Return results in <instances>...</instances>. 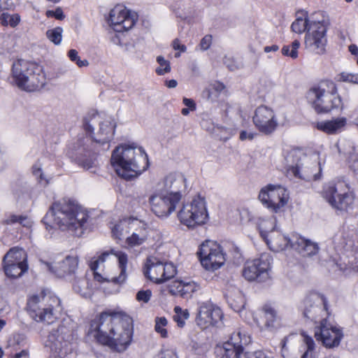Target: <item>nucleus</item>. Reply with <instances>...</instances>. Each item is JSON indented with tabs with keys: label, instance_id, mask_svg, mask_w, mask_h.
<instances>
[{
	"label": "nucleus",
	"instance_id": "nucleus-55",
	"mask_svg": "<svg viewBox=\"0 0 358 358\" xmlns=\"http://www.w3.org/2000/svg\"><path fill=\"white\" fill-rule=\"evenodd\" d=\"M46 15L49 17H55L59 20H62L64 18V15L60 8H57L55 10H48L46 12Z\"/></svg>",
	"mask_w": 358,
	"mask_h": 358
},
{
	"label": "nucleus",
	"instance_id": "nucleus-31",
	"mask_svg": "<svg viewBox=\"0 0 358 358\" xmlns=\"http://www.w3.org/2000/svg\"><path fill=\"white\" fill-rule=\"evenodd\" d=\"M346 123V118L342 117L331 120L317 122L315 124V127L327 134H336L345 128Z\"/></svg>",
	"mask_w": 358,
	"mask_h": 358
},
{
	"label": "nucleus",
	"instance_id": "nucleus-9",
	"mask_svg": "<svg viewBox=\"0 0 358 358\" xmlns=\"http://www.w3.org/2000/svg\"><path fill=\"white\" fill-rule=\"evenodd\" d=\"M178 217L181 224L188 228L204 224L208 219L205 199L197 196L190 202L184 203L178 213Z\"/></svg>",
	"mask_w": 358,
	"mask_h": 358
},
{
	"label": "nucleus",
	"instance_id": "nucleus-41",
	"mask_svg": "<svg viewBox=\"0 0 358 358\" xmlns=\"http://www.w3.org/2000/svg\"><path fill=\"white\" fill-rule=\"evenodd\" d=\"M176 315L173 316L174 321L178 326L182 327L185 325V321L189 317V313L187 309L182 310L180 307L176 306L174 308Z\"/></svg>",
	"mask_w": 358,
	"mask_h": 358
},
{
	"label": "nucleus",
	"instance_id": "nucleus-4",
	"mask_svg": "<svg viewBox=\"0 0 358 358\" xmlns=\"http://www.w3.org/2000/svg\"><path fill=\"white\" fill-rule=\"evenodd\" d=\"M88 217V214L84 208L74 201L64 199L52 205L44 220L47 222L52 221L62 229H67L72 231L80 230L77 234L80 236L83 234V229Z\"/></svg>",
	"mask_w": 358,
	"mask_h": 358
},
{
	"label": "nucleus",
	"instance_id": "nucleus-54",
	"mask_svg": "<svg viewBox=\"0 0 358 358\" xmlns=\"http://www.w3.org/2000/svg\"><path fill=\"white\" fill-rule=\"evenodd\" d=\"M213 37L210 34H207L203 36L199 43L201 50L205 51L210 48L212 44Z\"/></svg>",
	"mask_w": 358,
	"mask_h": 358
},
{
	"label": "nucleus",
	"instance_id": "nucleus-10",
	"mask_svg": "<svg viewBox=\"0 0 358 358\" xmlns=\"http://www.w3.org/2000/svg\"><path fill=\"white\" fill-rule=\"evenodd\" d=\"M45 298L41 300L38 296H33L28 301L29 312L37 322L52 323L56 318L55 307L60 305V300L55 296L49 299V303H45Z\"/></svg>",
	"mask_w": 358,
	"mask_h": 358
},
{
	"label": "nucleus",
	"instance_id": "nucleus-61",
	"mask_svg": "<svg viewBox=\"0 0 358 358\" xmlns=\"http://www.w3.org/2000/svg\"><path fill=\"white\" fill-rule=\"evenodd\" d=\"M255 134L252 132H248L246 131H242L240 134V139L244 141L246 139L252 140L254 138Z\"/></svg>",
	"mask_w": 358,
	"mask_h": 358
},
{
	"label": "nucleus",
	"instance_id": "nucleus-17",
	"mask_svg": "<svg viewBox=\"0 0 358 358\" xmlns=\"http://www.w3.org/2000/svg\"><path fill=\"white\" fill-rule=\"evenodd\" d=\"M327 27L320 21L310 23L305 36V47L316 54L322 55L325 52L327 45Z\"/></svg>",
	"mask_w": 358,
	"mask_h": 358
},
{
	"label": "nucleus",
	"instance_id": "nucleus-57",
	"mask_svg": "<svg viewBox=\"0 0 358 358\" xmlns=\"http://www.w3.org/2000/svg\"><path fill=\"white\" fill-rule=\"evenodd\" d=\"M11 358H29V350L25 348L20 352H16L10 355Z\"/></svg>",
	"mask_w": 358,
	"mask_h": 358
},
{
	"label": "nucleus",
	"instance_id": "nucleus-34",
	"mask_svg": "<svg viewBox=\"0 0 358 358\" xmlns=\"http://www.w3.org/2000/svg\"><path fill=\"white\" fill-rule=\"evenodd\" d=\"M73 289L84 297H87L91 294L88 281L84 277L75 278L73 282Z\"/></svg>",
	"mask_w": 358,
	"mask_h": 358
},
{
	"label": "nucleus",
	"instance_id": "nucleus-19",
	"mask_svg": "<svg viewBox=\"0 0 358 358\" xmlns=\"http://www.w3.org/2000/svg\"><path fill=\"white\" fill-rule=\"evenodd\" d=\"M301 310L303 317L311 321L329 315L327 300L318 293H310L305 298Z\"/></svg>",
	"mask_w": 358,
	"mask_h": 358
},
{
	"label": "nucleus",
	"instance_id": "nucleus-5",
	"mask_svg": "<svg viewBox=\"0 0 358 358\" xmlns=\"http://www.w3.org/2000/svg\"><path fill=\"white\" fill-rule=\"evenodd\" d=\"M11 76L16 85L26 91L36 90L46 83L43 67L25 59H17L13 63Z\"/></svg>",
	"mask_w": 358,
	"mask_h": 358
},
{
	"label": "nucleus",
	"instance_id": "nucleus-60",
	"mask_svg": "<svg viewBox=\"0 0 358 358\" xmlns=\"http://www.w3.org/2000/svg\"><path fill=\"white\" fill-rule=\"evenodd\" d=\"M173 48L174 50H179L182 52H185L187 50L186 46L181 44L180 41L177 38L173 41Z\"/></svg>",
	"mask_w": 358,
	"mask_h": 358
},
{
	"label": "nucleus",
	"instance_id": "nucleus-48",
	"mask_svg": "<svg viewBox=\"0 0 358 358\" xmlns=\"http://www.w3.org/2000/svg\"><path fill=\"white\" fill-rule=\"evenodd\" d=\"M20 223L23 227H29L31 226L30 220L24 216L22 215H11L8 220V223Z\"/></svg>",
	"mask_w": 358,
	"mask_h": 358
},
{
	"label": "nucleus",
	"instance_id": "nucleus-18",
	"mask_svg": "<svg viewBox=\"0 0 358 358\" xmlns=\"http://www.w3.org/2000/svg\"><path fill=\"white\" fill-rule=\"evenodd\" d=\"M314 335L317 341L328 348L338 346L343 337L342 329L326 318L322 319L320 324L315 327Z\"/></svg>",
	"mask_w": 358,
	"mask_h": 358
},
{
	"label": "nucleus",
	"instance_id": "nucleus-51",
	"mask_svg": "<svg viewBox=\"0 0 358 358\" xmlns=\"http://www.w3.org/2000/svg\"><path fill=\"white\" fill-rule=\"evenodd\" d=\"M32 172L33 174L39 179L40 182L44 181L45 185H47L48 183L49 180L43 173L41 167L39 164H36L33 166Z\"/></svg>",
	"mask_w": 358,
	"mask_h": 358
},
{
	"label": "nucleus",
	"instance_id": "nucleus-16",
	"mask_svg": "<svg viewBox=\"0 0 358 358\" xmlns=\"http://www.w3.org/2000/svg\"><path fill=\"white\" fill-rule=\"evenodd\" d=\"M71 331L64 324H61L49 334L46 341V347H48L56 356L64 357L71 352Z\"/></svg>",
	"mask_w": 358,
	"mask_h": 358
},
{
	"label": "nucleus",
	"instance_id": "nucleus-3",
	"mask_svg": "<svg viewBox=\"0 0 358 358\" xmlns=\"http://www.w3.org/2000/svg\"><path fill=\"white\" fill-rule=\"evenodd\" d=\"M110 162L119 176L129 180L146 170L148 156L141 147L122 144L113 151Z\"/></svg>",
	"mask_w": 358,
	"mask_h": 358
},
{
	"label": "nucleus",
	"instance_id": "nucleus-22",
	"mask_svg": "<svg viewBox=\"0 0 358 358\" xmlns=\"http://www.w3.org/2000/svg\"><path fill=\"white\" fill-rule=\"evenodd\" d=\"M157 189L173 196L175 201H180L182 192L186 189V179L181 173H170L157 184Z\"/></svg>",
	"mask_w": 358,
	"mask_h": 358
},
{
	"label": "nucleus",
	"instance_id": "nucleus-44",
	"mask_svg": "<svg viewBox=\"0 0 358 358\" xmlns=\"http://www.w3.org/2000/svg\"><path fill=\"white\" fill-rule=\"evenodd\" d=\"M13 194L17 201H22L29 197V192L25 187H15L13 189Z\"/></svg>",
	"mask_w": 358,
	"mask_h": 358
},
{
	"label": "nucleus",
	"instance_id": "nucleus-27",
	"mask_svg": "<svg viewBox=\"0 0 358 358\" xmlns=\"http://www.w3.org/2000/svg\"><path fill=\"white\" fill-rule=\"evenodd\" d=\"M260 228L261 235L271 250L280 252L287 248H292V235L291 237H287L274 229L268 231L266 229L265 223H262Z\"/></svg>",
	"mask_w": 358,
	"mask_h": 358
},
{
	"label": "nucleus",
	"instance_id": "nucleus-32",
	"mask_svg": "<svg viewBox=\"0 0 358 358\" xmlns=\"http://www.w3.org/2000/svg\"><path fill=\"white\" fill-rule=\"evenodd\" d=\"M301 334L303 343L301 348L304 350L301 358H317L316 344L313 338L305 331L301 332Z\"/></svg>",
	"mask_w": 358,
	"mask_h": 358
},
{
	"label": "nucleus",
	"instance_id": "nucleus-28",
	"mask_svg": "<svg viewBox=\"0 0 358 358\" xmlns=\"http://www.w3.org/2000/svg\"><path fill=\"white\" fill-rule=\"evenodd\" d=\"M40 263L44 268L58 278H64L66 275L74 274L78 265V259L76 256H66L62 261L50 263L44 260H40Z\"/></svg>",
	"mask_w": 358,
	"mask_h": 358
},
{
	"label": "nucleus",
	"instance_id": "nucleus-53",
	"mask_svg": "<svg viewBox=\"0 0 358 358\" xmlns=\"http://www.w3.org/2000/svg\"><path fill=\"white\" fill-rule=\"evenodd\" d=\"M349 164L350 169L358 174V152H353L350 155Z\"/></svg>",
	"mask_w": 358,
	"mask_h": 358
},
{
	"label": "nucleus",
	"instance_id": "nucleus-52",
	"mask_svg": "<svg viewBox=\"0 0 358 358\" xmlns=\"http://www.w3.org/2000/svg\"><path fill=\"white\" fill-rule=\"evenodd\" d=\"M13 343L17 346L26 347L28 345L27 338L23 334H15L13 337Z\"/></svg>",
	"mask_w": 358,
	"mask_h": 358
},
{
	"label": "nucleus",
	"instance_id": "nucleus-15",
	"mask_svg": "<svg viewBox=\"0 0 358 358\" xmlns=\"http://www.w3.org/2000/svg\"><path fill=\"white\" fill-rule=\"evenodd\" d=\"M259 199L268 208L278 213L287 203L289 193L280 185H268L261 189Z\"/></svg>",
	"mask_w": 358,
	"mask_h": 358
},
{
	"label": "nucleus",
	"instance_id": "nucleus-63",
	"mask_svg": "<svg viewBox=\"0 0 358 358\" xmlns=\"http://www.w3.org/2000/svg\"><path fill=\"white\" fill-rule=\"evenodd\" d=\"M349 51L355 56L357 64H358V47L355 44H352L349 46Z\"/></svg>",
	"mask_w": 358,
	"mask_h": 358
},
{
	"label": "nucleus",
	"instance_id": "nucleus-14",
	"mask_svg": "<svg viewBox=\"0 0 358 358\" xmlns=\"http://www.w3.org/2000/svg\"><path fill=\"white\" fill-rule=\"evenodd\" d=\"M250 341L249 335L238 330L234 332L222 346H217L216 352L220 358H241Z\"/></svg>",
	"mask_w": 358,
	"mask_h": 358
},
{
	"label": "nucleus",
	"instance_id": "nucleus-2",
	"mask_svg": "<svg viewBox=\"0 0 358 358\" xmlns=\"http://www.w3.org/2000/svg\"><path fill=\"white\" fill-rule=\"evenodd\" d=\"M90 332L99 343L122 352L131 342L132 320L127 316H121L114 312H102L92 320Z\"/></svg>",
	"mask_w": 358,
	"mask_h": 358
},
{
	"label": "nucleus",
	"instance_id": "nucleus-37",
	"mask_svg": "<svg viewBox=\"0 0 358 358\" xmlns=\"http://www.w3.org/2000/svg\"><path fill=\"white\" fill-rule=\"evenodd\" d=\"M312 22L313 21H310L306 17H297L296 19L292 22L291 29L295 33L301 34L306 30L308 31L309 24Z\"/></svg>",
	"mask_w": 358,
	"mask_h": 358
},
{
	"label": "nucleus",
	"instance_id": "nucleus-56",
	"mask_svg": "<svg viewBox=\"0 0 358 358\" xmlns=\"http://www.w3.org/2000/svg\"><path fill=\"white\" fill-rule=\"evenodd\" d=\"M246 358H273L263 351H256L252 353H246Z\"/></svg>",
	"mask_w": 358,
	"mask_h": 358
},
{
	"label": "nucleus",
	"instance_id": "nucleus-25",
	"mask_svg": "<svg viewBox=\"0 0 358 358\" xmlns=\"http://www.w3.org/2000/svg\"><path fill=\"white\" fill-rule=\"evenodd\" d=\"M137 16L122 6H115L110 12L109 20L115 31L122 32L131 29L135 24Z\"/></svg>",
	"mask_w": 358,
	"mask_h": 358
},
{
	"label": "nucleus",
	"instance_id": "nucleus-30",
	"mask_svg": "<svg viewBox=\"0 0 358 358\" xmlns=\"http://www.w3.org/2000/svg\"><path fill=\"white\" fill-rule=\"evenodd\" d=\"M292 249L303 257H310L317 253L319 247L316 243L306 239L299 234H292Z\"/></svg>",
	"mask_w": 358,
	"mask_h": 358
},
{
	"label": "nucleus",
	"instance_id": "nucleus-43",
	"mask_svg": "<svg viewBox=\"0 0 358 358\" xmlns=\"http://www.w3.org/2000/svg\"><path fill=\"white\" fill-rule=\"evenodd\" d=\"M157 62L159 64V66L156 69L155 71L159 76L164 75L171 71L169 62L166 60L162 56H158L157 57Z\"/></svg>",
	"mask_w": 358,
	"mask_h": 358
},
{
	"label": "nucleus",
	"instance_id": "nucleus-50",
	"mask_svg": "<svg viewBox=\"0 0 358 358\" xmlns=\"http://www.w3.org/2000/svg\"><path fill=\"white\" fill-rule=\"evenodd\" d=\"M151 296V290H140L137 292L136 299L138 302L148 303L150 301Z\"/></svg>",
	"mask_w": 358,
	"mask_h": 358
},
{
	"label": "nucleus",
	"instance_id": "nucleus-26",
	"mask_svg": "<svg viewBox=\"0 0 358 358\" xmlns=\"http://www.w3.org/2000/svg\"><path fill=\"white\" fill-rule=\"evenodd\" d=\"M180 201H175L173 197L156 189L155 193L150 197L152 211L158 217H167L176 210Z\"/></svg>",
	"mask_w": 358,
	"mask_h": 358
},
{
	"label": "nucleus",
	"instance_id": "nucleus-46",
	"mask_svg": "<svg viewBox=\"0 0 358 358\" xmlns=\"http://www.w3.org/2000/svg\"><path fill=\"white\" fill-rule=\"evenodd\" d=\"M185 280H175L169 285V292L172 295H179L181 296Z\"/></svg>",
	"mask_w": 358,
	"mask_h": 358
},
{
	"label": "nucleus",
	"instance_id": "nucleus-45",
	"mask_svg": "<svg viewBox=\"0 0 358 358\" xmlns=\"http://www.w3.org/2000/svg\"><path fill=\"white\" fill-rule=\"evenodd\" d=\"M68 57H69L71 61L76 62V64L79 67L87 66L89 64V62L87 60H86V59L81 60L80 59V57L78 56V52L76 50L71 49L68 52Z\"/></svg>",
	"mask_w": 358,
	"mask_h": 358
},
{
	"label": "nucleus",
	"instance_id": "nucleus-23",
	"mask_svg": "<svg viewBox=\"0 0 358 358\" xmlns=\"http://www.w3.org/2000/svg\"><path fill=\"white\" fill-rule=\"evenodd\" d=\"M252 119L257 129L264 134H271L278 127V120L274 111L266 106L257 107Z\"/></svg>",
	"mask_w": 358,
	"mask_h": 358
},
{
	"label": "nucleus",
	"instance_id": "nucleus-24",
	"mask_svg": "<svg viewBox=\"0 0 358 358\" xmlns=\"http://www.w3.org/2000/svg\"><path fill=\"white\" fill-rule=\"evenodd\" d=\"M116 257L118 260V265L120 268V274L118 276L112 277L111 281L115 283H122L127 278V255L122 252L110 250L103 252L98 258L92 260L90 262V268L92 271H96L99 266L103 264L107 260H109L112 256Z\"/></svg>",
	"mask_w": 358,
	"mask_h": 358
},
{
	"label": "nucleus",
	"instance_id": "nucleus-58",
	"mask_svg": "<svg viewBox=\"0 0 358 358\" xmlns=\"http://www.w3.org/2000/svg\"><path fill=\"white\" fill-rule=\"evenodd\" d=\"M155 358H178L175 352L171 350H164L157 354Z\"/></svg>",
	"mask_w": 358,
	"mask_h": 358
},
{
	"label": "nucleus",
	"instance_id": "nucleus-36",
	"mask_svg": "<svg viewBox=\"0 0 358 358\" xmlns=\"http://www.w3.org/2000/svg\"><path fill=\"white\" fill-rule=\"evenodd\" d=\"M20 20V16L17 13L10 14L7 12H3L0 15V23L3 27L15 28L19 24Z\"/></svg>",
	"mask_w": 358,
	"mask_h": 358
},
{
	"label": "nucleus",
	"instance_id": "nucleus-35",
	"mask_svg": "<svg viewBox=\"0 0 358 358\" xmlns=\"http://www.w3.org/2000/svg\"><path fill=\"white\" fill-rule=\"evenodd\" d=\"M262 311L265 319L264 326L266 328H273L278 319L276 310L270 305H265Z\"/></svg>",
	"mask_w": 358,
	"mask_h": 358
},
{
	"label": "nucleus",
	"instance_id": "nucleus-8",
	"mask_svg": "<svg viewBox=\"0 0 358 358\" xmlns=\"http://www.w3.org/2000/svg\"><path fill=\"white\" fill-rule=\"evenodd\" d=\"M322 194L334 208L339 210H347L354 200L348 184L342 180H332L325 184Z\"/></svg>",
	"mask_w": 358,
	"mask_h": 358
},
{
	"label": "nucleus",
	"instance_id": "nucleus-21",
	"mask_svg": "<svg viewBox=\"0 0 358 358\" xmlns=\"http://www.w3.org/2000/svg\"><path fill=\"white\" fill-rule=\"evenodd\" d=\"M124 227H127L130 232L131 230H134L131 235L127 238V243L131 246H138L144 243L147 238V227L146 224L137 219H129L128 220H124L120 224H117L113 230V234H116L119 231H123ZM123 232L120 231V236H122Z\"/></svg>",
	"mask_w": 358,
	"mask_h": 358
},
{
	"label": "nucleus",
	"instance_id": "nucleus-40",
	"mask_svg": "<svg viewBox=\"0 0 358 358\" xmlns=\"http://www.w3.org/2000/svg\"><path fill=\"white\" fill-rule=\"evenodd\" d=\"M63 29L62 27H57L46 31L47 38L55 45L61 43L62 38Z\"/></svg>",
	"mask_w": 358,
	"mask_h": 358
},
{
	"label": "nucleus",
	"instance_id": "nucleus-6",
	"mask_svg": "<svg viewBox=\"0 0 358 358\" xmlns=\"http://www.w3.org/2000/svg\"><path fill=\"white\" fill-rule=\"evenodd\" d=\"M307 98L317 113H327L342 108L336 85L330 80H323L311 87Z\"/></svg>",
	"mask_w": 358,
	"mask_h": 358
},
{
	"label": "nucleus",
	"instance_id": "nucleus-38",
	"mask_svg": "<svg viewBox=\"0 0 358 358\" xmlns=\"http://www.w3.org/2000/svg\"><path fill=\"white\" fill-rule=\"evenodd\" d=\"M199 285L192 280H185L182 292L181 293V297L185 299L190 298L192 294L199 289Z\"/></svg>",
	"mask_w": 358,
	"mask_h": 358
},
{
	"label": "nucleus",
	"instance_id": "nucleus-59",
	"mask_svg": "<svg viewBox=\"0 0 358 358\" xmlns=\"http://www.w3.org/2000/svg\"><path fill=\"white\" fill-rule=\"evenodd\" d=\"M224 89V85L220 82H215L210 85V90L215 91L217 94L220 93Z\"/></svg>",
	"mask_w": 358,
	"mask_h": 358
},
{
	"label": "nucleus",
	"instance_id": "nucleus-1",
	"mask_svg": "<svg viewBox=\"0 0 358 358\" xmlns=\"http://www.w3.org/2000/svg\"><path fill=\"white\" fill-rule=\"evenodd\" d=\"M116 123L111 117L103 119L97 113L88 115L83 119L84 130L89 136L80 138L76 143L77 162L85 169L93 167L95 154L110 148L109 142L113 139Z\"/></svg>",
	"mask_w": 358,
	"mask_h": 358
},
{
	"label": "nucleus",
	"instance_id": "nucleus-29",
	"mask_svg": "<svg viewBox=\"0 0 358 358\" xmlns=\"http://www.w3.org/2000/svg\"><path fill=\"white\" fill-rule=\"evenodd\" d=\"M223 313L221 309L212 304L203 303L199 310L196 319V324L202 329L216 325L221 321Z\"/></svg>",
	"mask_w": 358,
	"mask_h": 358
},
{
	"label": "nucleus",
	"instance_id": "nucleus-33",
	"mask_svg": "<svg viewBox=\"0 0 358 358\" xmlns=\"http://www.w3.org/2000/svg\"><path fill=\"white\" fill-rule=\"evenodd\" d=\"M330 266L334 267V270L337 269L343 271L346 275L350 274L352 271L358 273V253H356L348 261V263L344 262L343 264L335 263L334 261H331L329 263Z\"/></svg>",
	"mask_w": 358,
	"mask_h": 358
},
{
	"label": "nucleus",
	"instance_id": "nucleus-7",
	"mask_svg": "<svg viewBox=\"0 0 358 358\" xmlns=\"http://www.w3.org/2000/svg\"><path fill=\"white\" fill-rule=\"evenodd\" d=\"M285 162L287 176L292 179L310 181L319 178V173H315L317 163L301 149L289 151L285 157Z\"/></svg>",
	"mask_w": 358,
	"mask_h": 358
},
{
	"label": "nucleus",
	"instance_id": "nucleus-62",
	"mask_svg": "<svg viewBox=\"0 0 358 358\" xmlns=\"http://www.w3.org/2000/svg\"><path fill=\"white\" fill-rule=\"evenodd\" d=\"M183 103L187 106L191 110H194L196 109V106L194 101L191 99L184 98Z\"/></svg>",
	"mask_w": 358,
	"mask_h": 358
},
{
	"label": "nucleus",
	"instance_id": "nucleus-42",
	"mask_svg": "<svg viewBox=\"0 0 358 358\" xmlns=\"http://www.w3.org/2000/svg\"><path fill=\"white\" fill-rule=\"evenodd\" d=\"M168 324V321L166 317H160L155 319V331L161 335L162 338L168 337V332L166 327Z\"/></svg>",
	"mask_w": 358,
	"mask_h": 358
},
{
	"label": "nucleus",
	"instance_id": "nucleus-39",
	"mask_svg": "<svg viewBox=\"0 0 358 358\" xmlns=\"http://www.w3.org/2000/svg\"><path fill=\"white\" fill-rule=\"evenodd\" d=\"M300 42L294 40L291 45H284L281 50L282 54L285 56L290 57L292 59L298 57V49L300 47Z\"/></svg>",
	"mask_w": 358,
	"mask_h": 358
},
{
	"label": "nucleus",
	"instance_id": "nucleus-49",
	"mask_svg": "<svg viewBox=\"0 0 358 358\" xmlns=\"http://www.w3.org/2000/svg\"><path fill=\"white\" fill-rule=\"evenodd\" d=\"M340 79L343 82L358 84V73L343 72L340 74Z\"/></svg>",
	"mask_w": 358,
	"mask_h": 358
},
{
	"label": "nucleus",
	"instance_id": "nucleus-20",
	"mask_svg": "<svg viewBox=\"0 0 358 358\" xmlns=\"http://www.w3.org/2000/svg\"><path fill=\"white\" fill-rule=\"evenodd\" d=\"M271 259L268 255H262L260 258L247 262L243 275L248 281L264 282L269 278Z\"/></svg>",
	"mask_w": 358,
	"mask_h": 358
},
{
	"label": "nucleus",
	"instance_id": "nucleus-13",
	"mask_svg": "<svg viewBox=\"0 0 358 358\" xmlns=\"http://www.w3.org/2000/svg\"><path fill=\"white\" fill-rule=\"evenodd\" d=\"M198 255L202 266L208 271L220 268L226 260L220 245L210 241H207L201 245Z\"/></svg>",
	"mask_w": 358,
	"mask_h": 358
},
{
	"label": "nucleus",
	"instance_id": "nucleus-47",
	"mask_svg": "<svg viewBox=\"0 0 358 358\" xmlns=\"http://www.w3.org/2000/svg\"><path fill=\"white\" fill-rule=\"evenodd\" d=\"M237 299L238 301L235 302L234 301V299H231V297H229L228 299V303L234 311L240 312L244 308V299L241 293H238Z\"/></svg>",
	"mask_w": 358,
	"mask_h": 358
},
{
	"label": "nucleus",
	"instance_id": "nucleus-11",
	"mask_svg": "<svg viewBox=\"0 0 358 358\" xmlns=\"http://www.w3.org/2000/svg\"><path fill=\"white\" fill-rule=\"evenodd\" d=\"M3 267L8 277L15 278L22 275L28 269L25 250L19 247L10 248L3 256Z\"/></svg>",
	"mask_w": 358,
	"mask_h": 358
},
{
	"label": "nucleus",
	"instance_id": "nucleus-12",
	"mask_svg": "<svg viewBox=\"0 0 358 358\" xmlns=\"http://www.w3.org/2000/svg\"><path fill=\"white\" fill-rule=\"evenodd\" d=\"M176 273L177 270L173 264L162 262L154 257L147 259L144 275L155 283H164L173 278Z\"/></svg>",
	"mask_w": 358,
	"mask_h": 358
},
{
	"label": "nucleus",
	"instance_id": "nucleus-64",
	"mask_svg": "<svg viewBox=\"0 0 358 358\" xmlns=\"http://www.w3.org/2000/svg\"><path fill=\"white\" fill-rule=\"evenodd\" d=\"M11 6V3H8V0H0V11L7 10Z\"/></svg>",
	"mask_w": 358,
	"mask_h": 358
}]
</instances>
